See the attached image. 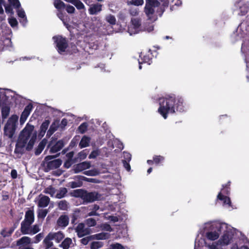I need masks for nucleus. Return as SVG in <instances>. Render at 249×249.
<instances>
[{"instance_id": "obj_1", "label": "nucleus", "mask_w": 249, "mask_h": 249, "mask_svg": "<svg viewBox=\"0 0 249 249\" xmlns=\"http://www.w3.org/2000/svg\"><path fill=\"white\" fill-rule=\"evenodd\" d=\"M185 110L184 100L182 97L171 94L160 99L158 112L165 119L167 118L168 113L182 112Z\"/></svg>"}, {"instance_id": "obj_2", "label": "nucleus", "mask_w": 249, "mask_h": 249, "mask_svg": "<svg viewBox=\"0 0 249 249\" xmlns=\"http://www.w3.org/2000/svg\"><path fill=\"white\" fill-rule=\"evenodd\" d=\"M70 195L76 198H80L86 203L100 200L102 197V195L96 191L89 192L83 189L74 190L70 193Z\"/></svg>"}, {"instance_id": "obj_3", "label": "nucleus", "mask_w": 249, "mask_h": 249, "mask_svg": "<svg viewBox=\"0 0 249 249\" xmlns=\"http://www.w3.org/2000/svg\"><path fill=\"white\" fill-rule=\"evenodd\" d=\"M18 116L12 115L8 120L4 127V135L8 138L12 139L15 133Z\"/></svg>"}, {"instance_id": "obj_4", "label": "nucleus", "mask_w": 249, "mask_h": 249, "mask_svg": "<svg viewBox=\"0 0 249 249\" xmlns=\"http://www.w3.org/2000/svg\"><path fill=\"white\" fill-rule=\"evenodd\" d=\"M34 128V126L33 125L28 124L26 127L22 130L19 136L18 142L16 144L15 152H17V147L18 144H20L21 147L25 146L31 137Z\"/></svg>"}, {"instance_id": "obj_5", "label": "nucleus", "mask_w": 249, "mask_h": 249, "mask_svg": "<svg viewBox=\"0 0 249 249\" xmlns=\"http://www.w3.org/2000/svg\"><path fill=\"white\" fill-rule=\"evenodd\" d=\"M53 38L58 53L62 54L64 53L69 46L67 39L60 35L54 36Z\"/></svg>"}, {"instance_id": "obj_6", "label": "nucleus", "mask_w": 249, "mask_h": 249, "mask_svg": "<svg viewBox=\"0 0 249 249\" xmlns=\"http://www.w3.org/2000/svg\"><path fill=\"white\" fill-rule=\"evenodd\" d=\"M234 11L239 16H245L249 11V2L245 0H237L234 3Z\"/></svg>"}, {"instance_id": "obj_7", "label": "nucleus", "mask_w": 249, "mask_h": 249, "mask_svg": "<svg viewBox=\"0 0 249 249\" xmlns=\"http://www.w3.org/2000/svg\"><path fill=\"white\" fill-rule=\"evenodd\" d=\"M160 3L157 0H146L144 7V12L149 19H152L155 13L154 7L160 5Z\"/></svg>"}, {"instance_id": "obj_8", "label": "nucleus", "mask_w": 249, "mask_h": 249, "mask_svg": "<svg viewBox=\"0 0 249 249\" xmlns=\"http://www.w3.org/2000/svg\"><path fill=\"white\" fill-rule=\"evenodd\" d=\"M35 220V216L34 210L31 209L28 210L25 212V218L21 223L20 229L25 231L29 226H31Z\"/></svg>"}, {"instance_id": "obj_9", "label": "nucleus", "mask_w": 249, "mask_h": 249, "mask_svg": "<svg viewBox=\"0 0 249 249\" xmlns=\"http://www.w3.org/2000/svg\"><path fill=\"white\" fill-rule=\"evenodd\" d=\"M231 188L229 187L222 186L221 192L217 195V199L223 201V204L228 205L229 207L231 206V202L229 197L223 195L222 194L229 195L230 193Z\"/></svg>"}, {"instance_id": "obj_10", "label": "nucleus", "mask_w": 249, "mask_h": 249, "mask_svg": "<svg viewBox=\"0 0 249 249\" xmlns=\"http://www.w3.org/2000/svg\"><path fill=\"white\" fill-rule=\"evenodd\" d=\"M56 138H52V140L49 142L48 148H50V153H55L59 151L64 146V142L62 140L55 142Z\"/></svg>"}, {"instance_id": "obj_11", "label": "nucleus", "mask_w": 249, "mask_h": 249, "mask_svg": "<svg viewBox=\"0 0 249 249\" xmlns=\"http://www.w3.org/2000/svg\"><path fill=\"white\" fill-rule=\"evenodd\" d=\"M75 231L77 233V236L79 238H81L89 234L91 230L89 228H86L84 223H80L75 228Z\"/></svg>"}, {"instance_id": "obj_12", "label": "nucleus", "mask_w": 249, "mask_h": 249, "mask_svg": "<svg viewBox=\"0 0 249 249\" xmlns=\"http://www.w3.org/2000/svg\"><path fill=\"white\" fill-rule=\"evenodd\" d=\"M233 234L231 231L226 230L224 231V234L219 240L220 244L222 245H227L229 244L233 238Z\"/></svg>"}, {"instance_id": "obj_13", "label": "nucleus", "mask_w": 249, "mask_h": 249, "mask_svg": "<svg viewBox=\"0 0 249 249\" xmlns=\"http://www.w3.org/2000/svg\"><path fill=\"white\" fill-rule=\"evenodd\" d=\"M33 108V106L31 103H29L25 107L21 114L20 118L19 121L21 124H23L25 123L27 118L30 114V112L32 111Z\"/></svg>"}, {"instance_id": "obj_14", "label": "nucleus", "mask_w": 249, "mask_h": 249, "mask_svg": "<svg viewBox=\"0 0 249 249\" xmlns=\"http://www.w3.org/2000/svg\"><path fill=\"white\" fill-rule=\"evenodd\" d=\"M90 164L89 162L84 161L74 166L73 171L75 174L78 173L85 169L89 168Z\"/></svg>"}, {"instance_id": "obj_15", "label": "nucleus", "mask_w": 249, "mask_h": 249, "mask_svg": "<svg viewBox=\"0 0 249 249\" xmlns=\"http://www.w3.org/2000/svg\"><path fill=\"white\" fill-rule=\"evenodd\" d=\"M62 164V160L60 159H56L47 162L46 171L59 168Z\"/></svg>"}, {"instance_id": "obj_16", "label": "nucleus", "mask_w": 249, "mask_h": 249, "mask_svg": "<svg viewBox=\"0 0 249 249\" xmlns=\"http://www.w3.org/2000/svg\"><path fill=\"white\" fill-rule=\"evenodd\" d=\"M69 223V218L67 215H61L57 220V225L62 228L66 227Z\"/></svg>"}, {"instance_id": "obj_17", "label": "nucleus", "mask_w": 249, "mask_h": 249, "mask_svg": "<svg viewBox=\"0 0 249 249\" xmlns=\"http://www.w3.org/2000/svg\"><path fill=\"white\" fill-rule=\"evenodd\" d=\"M40 231L38 225L36 224L33 226H29L27 230L24 231L23 229H20V231L23 234H35L37 233Z\"/></svg>"}, {"instance_id": "obj_18", "label": "nucleus", "mask_w": 249, "mask_h": 249, "mask_svg": "<svg viewBox=\"0 0 249 249\" xmlns=\"http://www.w3.org/2000/svg\"><path fill=\"white\" fill-rule=\"evenodd\" d=\"M102 5L98 3L91 4L89 9V12L90 15H96L102 10Z\"/></svg>"}, {"instance_id": "obj_19", "label": "nucleus", "mask_w": 249, "mask_h": 249, "mask_svg": "<svg viewBox=\"0 0 249 249\" xmlns=\"http://www.w3.org/2000/svg\"><path fill=\"white\" fill-rule=\"evenodd\" d=\"M50 124V121L49 120H45L41 124L40 127V131L39 135L43 137L47 130L49 125Z\"/></svg>"}, {"instance_id": "obj_20", "label": "nucleus", "mask_w": 249, "mask_h": 249, "mask_svg": "<svg viewBox=\"0 0 249 249\" xmlns=\"http://www.w3.org/2000/svg\"><path fill=\"white\" fill-rule=\"evenodd\" d=\"M53 239V237L52 235V233H49L43 240V243L45 246L46 249H48L53 245V243L51 240Z\"/></svg>"}, {"instance_id": "obj_21", "label": "nucleus", "mask_w": 249, "mask_h": 249, "mask_svg": "<svg viewBox=\"0 0 249 249\" xmlns=\"http://www.w3.org/2000/svg\"><path fill=\"white\" fill-rule=\"evenodd\" d=\"M31 243V238L28 236H23L17 241V245L18 246H24Z\"/></svg>"}, {"instance_id": "obj_22", "label": "nucleus", "mask_w": 249, "mask_h": 249, "mask_svg": "<svg viewBox=\"0 0 249 249\" xmlns=\"http://www.w3.org/2000/svg\"><path fill=\"white\" fill-rule=\"evenodd\" d=\"M47 140L46 139H43L39 143L37 148L36 149L35 151V154L36 155H39L43 151L44 148H45L46 145L47 143Z\"/></svg>"}, {"instance_id": "obj_23", "label": "nucleus", "mask_w": 249, "mask_h": 249, "mask_svg": "<svg viewBox=\"0 0 249 249\" xmlns=\"http://www.w3.org/2000/svg\"><path fill=\"white\" fill-rule=\"evenodd\" d=\"M53 5L58 12L65 8L66 5L61 0H54Z\"/></svg>"}, {"instance_id": "obj_24", "label": "nucleus", "mask_w": 249, "mask_h": 249, "mask_svg": "<svg viewBox=\"0 0 249 249\" xmlns=\"http://www.w3.org/2000/svg\"><path fill=\"white\" fill-rule=\"evenodd\" d=\"M93 240H105L108 239L109 237V234L108 233L101 232L94 235H92Z\"/></svg>"}, {"instance_id": "obj_25", "label": "nucleus", "mask_w": 249, "mask_h": 249, "mask_svg": "<svg viewBox=\"0 0 249 249\" xmlns=\"http://www.w3.org/2000/svg\"><path fill=\"white\" fill-rule=\"evenodd\" d=\"M50 202V198L44 196L40 198L38 201V206L40 207H47Z\"/></svg>"}, {"instance_id": "obj_26", "label": "nucleus", "mask_w": 249, "mask_h": 249, "mask_svg": "<svg viewBox=\"0 0 249 249\" xmlns=\"http://www.w3.org/2000/svg\"><path fill=\"white\" fill-rule=\"evenodd\" d=\"M68 193V190L66 188L61 187L57 191L55 197L57 198L61 199L64 197Z\"/></svg>"}, {"instance_id": "obj_27", "label": "nucleus", "mask_w": 249, "mask_h": 249, "mask_svg": "<svg viewBox=\"0 0 249 249\" xmlns=\"http://www.w3.org/2000/svg\"><path fill=\"white\" fill-rule=\"evenodd\" d=\"M90 142V138L86 136H83L79 144V146L81 148H83L84 147H86L89 145V143Z\"/></svg>"}, {"instance_id": "obj_28", "label": "nucleus", "mask_w": 249, "mask_h": 249, "mask_svg": "<svg viewBox=\"0 0 249 249\" xmlns=\"http://www.w3.org/2000/svg\"><path fill=\"white\" fill-rule=\"evenodd\" d=\"M58 127V126L57 124L54 122L53 123L47 131L46 136L48 137H51L57 130Z\"/></svg>"}, {"instance_id": "obj_29", "label": "nucleus", "mask_w": 249, "mask_h": 249, "mask_svg": "<svg viewBox=\"0 0 249 249\" xmlns=\"http://www.w3.org/2000/svg\"><path fill=\"white\" fill-rule=\"evenodd\" d=\"M219 236V234L214 231H209L206 233V237L207 238L212 241H214L218 238Z\"/></svg>"}, {"instance_id": "obj_30", "label": "nucleus", "mask_w": 249, "mask_h": 249, "mask_svg": "<svg viewBox=\"0 0 249 249\" xmlns=\"http://www.w3.org/2000/svg\"><path fill=\"white\" fill-rule=\"evenodd\" d=\"M10 108L8 106H4L1 108V116L3 119H6L9 115Z\"/></svg>"}, {"instance_id": "obj_31", "label": "nucleus", "mask_w": 249, "mask_h": 249, "mask_svg": "<svg viewBox=\"0 0 249 249\" xmlns=\"http://www.w3.org/2000/svg\"><path fill=\"white\" fill-rule=\"evenodd\" d=\"M75 179H76V178ZM77 181L70 182L68 183V186L70 187L71 188H75L81 187L83 185L82 180H81L79 178H77Z\"/></svg>"}, {"instance_id": "obj_32", "label": "nucleus", "mask_w": 249, "mask_h": 249, "mask_svg": "<svg viewBox=\"0 0 249 249\" xmlns=\"http://www.w3.org/2000/svg\"><path fill=\"white\" fill-rule=\"evenodd\" d=\"M72 240L71 238L67 237L63 240L60 246L63 249H69Z\"/></svg>"}, {"instance_id": "obj_33", "label": "nucleus", "mask_w": 249, "mask_h": 249, "mask_svg": "<svg viewBox=\"0 0 249 249\" xmlns=\"http://www.w3.org/2000/svg\"><path fill=\"white\" fill-rule=\"evenodd\" d=\"M131 22L134 29L138 30L140 28L141 25V20L140 18H131Z\"/></svg>"}, {"instance_id": "obj_34", "label": "nucleus", "mask_w": 249, "mask_h": 249, "mask_svg": "<svg viewBox=\"0 0 249 249\" xmlns=\"http://www.w3.org/2000/svg\"><path fill=\"white\" fill-rule=\"evenodd\" d=\"M52 235L53 237V239H55L58 243L60 242L64 238V234L62 231L52 233Z\"/></svg>"}, {"instance_id": "obj_35", "label": "nucleus", "mask_w": 249, "mask_h": 249, "mask_svg": "<svg viewBox=\"0 0 249 249\" xmlns=\"http://www.w3.org/2000/svg\"><path fill=\"white\" fill-rule=\"evenodd\" d=\"M140 57L141 58V59L143 63H147L149 64H150L151 62L152 58L149 56V54H144L143 53H141Z\"/></svg>"}, {"instance_id": "obj_36", "label": "nucleus", "mask_w": 249, "mask_h": 249, "mask_svg": "<svg viewBox=\"0 0 249 249\" xmlns=\"http://www.w3.org/2000/svg\"><path fill=\"white\" fill-rule=\"evenodd\" d=\"M74 179L75 178H79L81 180H82V181H86L89 182H91V183H96V179L95 178H88L87 177H85L83 176H76L74 177Z\"/></svg>"}, {"instance_id": "obj_37", "label": "nucleus", "mask_w": 249, "mask_h": 249, "mask_svg": "<svg viewBox=\"0 0 249 249\" xmlns=\"http://www.w3.org/2000/svg\"><path fill=\"white\" fill-rule=\"evenodd\" d=\"M72 2L70 3L73 4L77 9L81 10L85 8L84 4L80 0H72Z\"/></svg>"}, {"instance_id": "obj_38", "label": "nucleus", "mask_w": 249, "mask_h": 249, "mask_svg": "<svg viewBox=\"0 0 249 249\" xmlns=\"http://www.w3.org/2000/svg\"><path fill=\"white\" fill-rule=\"evenodd\" d=\"M105 19L107 22L109 23L110 24L115 25L116 23V18L114 16L111 14L106 16Z\"/></svg>"}, {"instance_id": "obj_39", "label": "nucleus", "mask_w": 249, "mask_h": 249, "mask_svg": "<svg viewBox=\"0 0 249 249\" xmlns=\"http://www.w3.org/2000/svg\"><path fill=\"white\" fill-rule=\"evenodd\" d=\"M22 219V216H20L18 217L17 219L15 221L13 226L10 228V233H13L15 230L18 227L20 220Z\"/></svg>"}, {"instance_id": "obj_40", "label": "nucleus", "mask_w": 249, "mask_h": 249, "mask_svg": "<svg viewBox=\"0 0 249 249\" xmlns=\"http://www.w3.org/2000/svg\"><path fill=\"white\" fill-rule=\"evenodd\" d=\"M103 245V244L101 242L99 241H94L92 242L90 245V249H98L101 248Z\"/></svg>"}, {"instance_id": "obj_41", "label": "nucleus", "mask_w": 249, "mask_h": 249, "mask_svg": "<svg viewBox=\"0 0 249 249\" xmlns=\"http://www.w3.org/2000/svg\"><path fill=\"white\" fill-rule=\"evenodd\" d=\"M58 207L62 210H66L68 209V202L66 200H61L58 203Z\"/></svg>"}, {"instance_id": "obj_42", "label": "nucleus", "mask_w": 249, "mask_h": 249, "mask_svg": "<svg viewBox=\"0 0 249 249\" xmlns=\"http://www.w3.org/2000/svg\"><path fill=\"white\" fill-rule=\"evenodd\" d=\"M153 160L154 163L156 164H159L161 162L163 161L164 160V158L163 156H160V155H155L153 157Z\"/></svg>"}, {"instance_id": "obj_43", "label": "nucleus", "mask_w": 249, "mask_h": 249, "mask_svg": "<svg viewBox=\"0 0 249 249\" xmlns=\"http://www.w3.org/2000/svg\"><path fill=\"white\" fill-rule=\"evenodd\" d=\"M88 124L87 123H83L78 127V129L79 131L82 133H84L87 130Z\"/></svg>"}, {"instance_id": "obj_44", "label": "nucleus", "mask_w": 249, "mask_h": 249, "mask_svg": "<svg viewBox=\"0 0 249 249\" xmlns=\"http://www.w3.org/2000/svg\"><path fill=\"white\" fill-rule=\"evenodd\" d=\"M8 1L16 9H19L21 6L18 0H8Z\"/></svg>"}, {"instance_id": "obj_45", "label": "nucleus", "mask_w": 249, "mask_h": 249, "mask_svg": "<svg viewBox=\"0 0 249 249\" xmlns=\"http://www.w3.org/2000/svg\"><path fill=\"white\" fill-rule=\"evenodd\" d=\"M86 223L89 227H93L96 225V221L94 218H89L86 220Z\"/></svg>"}, {"instance_id": "obj_46", "label": "nucleus", "mask_w": 249, "mask_h": 249, "mask_svg": "<svg viewBox=\"0 0 249 249\" xmlns=\"http://www.w3.org/2000/svg\"><path fill=\"white\" fill-rule=\"evenodd\" d=\"M92 240H93V239H92V235H90V236L83 238L82 239H81L80 240V242L83 245H87L90 241Z\"/></svg>"}, {"instance_id": "obj_47", "label": "nucleus", "mask_w": 249, "mask_h": 249, "mask_svg": "<svg viewBox=\"0 0 249 249\" xmlns=\"http://www.w3.org/2000/svg\"><path fill=\"white\" fill-rule=\"evenodd\" d=\"M8 22L10 26L13 28L17 27L18 24V21L15 18H9Z\"/></svg>"}, {"instance_id": "obj_48", "label": "nucleus", "mask_w": 249, "mask_h": 249, "mask_svg": "<svg viewBox=\"0 0 249 249\" xmlns=\"http://www.w3.org/2000/svg\"><path fill=\"white\" fill-rule=\"evenodd\" d=\"M18 15L19 18H23V20H25V23L27 22V19L25 15V13L22 9L18 10Z\"/></svg>"}, {"instance_id": "obj_49", "label": "nucleus", "mask_w": 249, "mask_h": 249, "mask_svg": "<svg viewBox=\"0 0 249 249\" xmlns=\"http://www.w3.org/2000/svg\"><path fill=\"white\" fill-rule=\"evenodd\" d=\"M10 229L7 231L6 229H3L0 231V234L3 237H9L13 233H10Z\"/></svg>"}, {"instance_id": "obj_50", "label": "nucleus", "mask_w": 249, "mask_h": 249, "mask_svg": "<svg viewBox=\"0 0 249 249\" xmlns=\"http://www.w3.org/2000/svg\"><path fill=\"white\" fill-rule=\"evenodd\" d=\"M48 213L46 210H40L39 211L37 216L39 218H44Z\"/></svg>"}, {"instance_id": "obj_51", "label": "nucleus", "mask_w": 249, "mask_h": 249, "mask_svg": "<svg viewBox=\"0 0 249 249\" xmlns=\"http://www.w3.org/2000/svg\"><path fill=\"white\" fill-rule=\"evenodd\" d=\"M143 2V0H131L129 2L130 4L135 6L142 5Z\"/></svg>"}, {"instance_id": "obj_52", "label": "nucleus", "mask_w": 249, "mask_h": 249, "mask_svg": "<svg viewBox=\"0 0 249 249\" xmlns=\"http://www.w3.org/2000/svg\"><path fill=\"white\" fill-rule=\"evenodd\" d=\"M35 139H36V136L35 137V138L32 137L30 140V141L27 144V147H26V149L27 150H31L33 148L35 141Z\"/></svg>"}, {"instance_id": "obj_53", "label": "nucleus", "mask_w": 249, "mask_h": 249, "mask_svg": "<svg viewBox=\"0 0 249 249\" xmlns=\"http://www.w3.org/2000/svg\"><path fill=\"white\" fill-rule=\"evenodd\" d=\"M65 8L67 12L69 14H73L75 11L74 7L70 4L66 5Z\"/></svg>"}, {"instance_id": "obj_54", "label": "nucleus", "mask_w": 249, "mask_h": 249, "mask_svg": "<svg viewBox=\"0 0 249 249\" xmlns=\"http://www.w3.org/2000/svg\"><path fill=\"white\" fill-rule=\"evenodd\" d=\"M43 237V234L42 233H39L35 237V240L34 241V243H38L39 242L42 238Z\"/></svg>"}, {"instance_id": "obj_55", "label": "nucleus", "mask_w": 249, "mask_h": 249, "mask_svg": "<svg viewBox=\"0 0 249 249\" xmlns=\"http://www.w3.org/2000/svg\"><path fill=\"white\" fill-rule=\"evenodd\" d=\"M241 27H249V16H247L246 19L243 20L240 24Z\"/></svg>"}, {"instance_id": "obj_56", "label": "nucleus", "mask_w": 249, "mask_h": 249, "mask_svg": "<svg viewBox=\"0 0 249 249\" xmlns=\"http://www.w3.org/2000/svg\"><path fill=\"white\" fill-rule=\"evenodd\" d=\"M110 246L111 249H124V247L119 243L112 244Z\"/></svg>"}, {"instance_id": "obj_57", "label": "nucleus", "mask_w": 249, "mask_h": 249, "mask_svg": "<svg viewBox=\"0 0 249 249\" xmlns=\"http://www.w3.org/2000/svg\"><path fill=\"white\" fill-rule=\"evenodd\" d=\"M123 166L127 171H129L131 169V167L129 164V161L127 160H122Z\"/></svg>"}, {"instance_id": "obj_58", "label": "nucleus", "mask_w": 249, "mask_h": 249, "mask_svg": "<svg viewBox=\"0 0 249 249\" xmlns=\"http://www.w3.org/2000/svg\"><path fill=\"white\" fill-rule=\"evenodd\" d=\"M2 200L6 201L9 198V195L8 192L2 191Z\"/></svg>"}, {"instance_id": "obj_59", "label": "nucleus", "mask_w": 249, "mask_h": 249, "mask_svg": "<svg viewBox=\"0 0 249 249\" xmlns=\"http://www.w3.org/2000/svg\"><path fill=\"white\" fill-rule=\"evenodd\" d=\"M123 154L124 160H127L128 161H130L131 160V155L130 153L124 152Z\"/></svg>"}, {"instance_id": "obj_60", "label": "nucleus", "mask_w": 249, "mask_h": 249, "mask_svg": "<svg viewBox=\"0 0 249 249\" xmlns=\"http://www.w3.org/2000/svg\"><path fill=\"white\" fill-rule=\"evenodd\" d=\"M68 124V120L66 118H63L61 121L60 124V127L61 129H64L65 126L67 125Z\"/></svg>"}, {"instance_id": "obj_61", "label": "nucleus", "mask_w": 249, "mask_h": 249, "mask_svg": "<svg viewBox=\"0 0 249 249\" xmlns=\"http://www.w3.org/2000/svg\"><path fill=\"white\" fill-rule=\"evenodd\" d=\"M87 156V153L85 152V150H83L79 153V156L81 159H85Z\"/></svg>"}, {"instance_id": "obj_62", "label": "nucleus", "mask_w": 249, "mask_h": 249, "mask_svg": "<svg viewBox=\"0 0 249 249\" xmlns=\"http://www.w3.org/2000/svg\"><path fill=\"white\" fill-rule=\"evenodd\" d=\"M83 174L87 176H93L96 175L95 172L93 170H88L85 171L83 172Z\"/></svg>"}, {"instance_id": "obj_63", "label": "nucleus", "mask_w": 249, "mask_h": 249, "mask_svg": "<svg viewBox=\"0 0 249 249\" xmlns=\"http://www.w3.org/2000/svg\"><path fill=\"white\" fill-rule=\"evenodd\" d=\"M17 171L15 169L12 170L11 172V176L13 179H15L17 178Z\"/></svg>"}, {"instance_id": "obj_64", "label": "nucleus", "mask_w": 249, "mask_h": 249, "mask_svg": "<svg viewBox=\"0 0 249 249\" xmlns=\"http://www.w3.org/2000/svg\"><path fill=\"white\" fill-rule=\"evenodd\" d=\"M71 165V160H67L64 164V166L66 168H69Z\"/></svg>"}]
</instances>
